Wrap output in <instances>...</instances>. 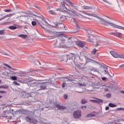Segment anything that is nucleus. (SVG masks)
<instances>
[{
    "mask_svg": "<svg viewBox=\"0 0 124 124\" xmlns=\"http://www.w3.org/2000/svg\"><path fill=\"white\" fill-rule=\"evenodd\" d=\"M13 83L16 86H20V84L17 82V81H14Z\"/></svg>",
    "mask_w": 124,
    "mask_h": 124,
    "instance_id": "ea45409f",
    "label": "nucleus"
},
{
    "mask_svg": "<svg viewBox=\"0 0 124 124\" xmlns=\"http://www.w3.org/2000/svg\"><path fill=\"white\" fill-rule=\"evenodd\" d=\"M49 13L51 15H55V13L53 11H52V10L49 11Z\"/></svg>",
    "mask_w": 124,
    "mask_h": 124,
    "instance_id": "e433bc0d",
    "label": "nucleus"
},
{
    "mask_svg": "<svg viewBox=\"0 0 124 124\" xmlns=\"http://www.w3.org/2000/svg\"><path fill=\"white\" fill-rule=\"evenodd\" d=\"M81 113L80 110H78L74 112L73 116L75 119H79L81 117Z\"/></svg>",
    "mask_w": 124,
    "mask_h": 124,
    "instance_id": "0eeeda50",
    "label": "nucleus"
},
{
    "mask_svg": "<svg viewBox=\"0 0 124 124\" xmlns=\"http://www.w3.org/2000/svg\"><path fill=\"white\" fill-rule=\"evenodd\" d=\"M64 81H66V82H68V81H69L70 82H73V81H74V80L69 79L67 78H64Z\"/></svg>",
    "mask_w": 124,
    "mask_h": 124,
    "instance_id": "473e14b6",
    "label": "nucleus"
},
{
    "mask_svg": "<svg viewBox=\"0 0 124 124\" xmlns=\"http://www.w3.org/2000/svg\"><path fill=\"white\" fill-rule=\"evenodd\" d=\"M105 110H106V111L109 110V107H106V108H105Z\"/></svg>",
    "mask_w": 124,
    "mask_h": 124,
    "instance_id": "603ef678",
    "label": "nucleus"
},
{
    "mask_svg": "<svg viewBox=\"0 0 124 124\" xmlns=\"http://www.w3.org/2000/svg\"><path fill=\"white\" fill-rule=\"evenodd\" d=\"M4 12H3L2 11L0 10V16H3L4 15Z\"/></svg>",
    "mask_w": 124,
    "mask_h": 124,
    "instance_id": "4c0bfd02",
    "label": "nucleus"
},
{
    "mask_svg": "<svg viewBox=\"0 0 124 124\" xmlns=\"http://www.w3.org/2000/svg\"><path fill=\"white\" fill-rule=\"evenodd\" d=\"M65 85H66V84H65V83H63L62 85V88H64V87H65Z\"/></svg>",
    "mask_w": 124,
    "mask_h": 124,
    "instance_id": "8fccbe9b",
    "label": "nucleus"
},
{
    "mask_svg": "<svg viewBox=\"0 0 124 124\" xmlns=\"http://www.w3.org/2000/svg\"><path fill=\"white\" fill-rule=\"evenodd\" d=\"M78 93H83L82 92H78Z\"/></svg>",
    "mask_w": 124,
    "mask_h": 124,
    "instance_id": "69168bd1",
    "label": "nucleus"
},
{
    "mask_svg": "<svg viewBox=\"0 0 124 124\" xmlns=\"http://www.w3.org/2000/svg\"><path fill=\"white\" fill-rule=\"evenodd\" d=\"M74 40L73 38H69L65 34H60L58 36L57 41L53 44V46L54 48H65L66 45L72 44Z\"/></svg>",
    "mask_w": 124,
    "mask_h": 124,
    "instance_id": "f257e3e1",
    "label": "nucleus"
},
{
    "mask_svg": "<svg viewBox=\"0 0 124 124\" xmlns=\"http://www.w3.org/2000/svg\"><path fill=\"white\" fill-rule=\"evenodd\" d=\"M108 106H109V107H111L112 108H114L115 107H117V105L115 104H114L113 103H109L108 104Z\"/></svg>",
    "mask_w": 124,
    "mask_h": 124,
    "instance_id": "393cba45",
    "label": "nucleus"
},
{
    "mask_svg": "<svg viewBox=\"0 0 124 124\" xmlns=\"http://www.w3.org/2000/svg\"><path fill=\"white\" fill-rule=\"evenodd\" d=\"M61 27H63V29L65 30V26H63V24H61Z\"/></svg>",
    "mask_w": 124,
    "mask_h": 124,
    "instance_id": "5fc2aeb1",
    "label": "nucleus"
},
{
    "mask_svg": "<svg viewBox=\"0 0 124 124\" xmlns=\"http://www.w3.org/2000/svg\"><path fill=\"white\" fill-rule=\"evenodd\" d=\"M107 88H111V86H107Z\"/></svg>",
    "mask_w": 124,
    "mask_h": 124,
    "instance_id": "680f3d73",
    "label": "nucleus"
},
{
    "mask_svg": "<svg viewBox=\"0 0 124 124\" xmlns=\"http://www.w3.org/2000/svg\"><path fill=\"white\" fill-rule=\"evenodd\" d=\"M100 73H102V74H108V70L107 68L102 69V70H100Z\"/></svg>",
    "mask_w": 124,
    "mask_h": 124,
    "instance_id": "f3484780",
    "label": "nucleus"
},
{
    "mask_svg": "<svg viewBox=\"0 0 124 124\" xmlns=\"http://www.w3.org/2000/svg\"><path fill=\"white\" fill-rule=\"evenodd\" d=\"M81 103L82 104H85V103H87V100H86V99H82L81 100Z\"/></svg>",
    "mask_w": 124,
    "mask_h": 124,
    "instance_id": "c9c22d12",
    "label": "nucleus"
},
{
    "mask_svg": "<svg viewBox=\"0 0 124 124\" xmlns=\"http://www.w3.org/2000/svg\"><path fill=\"white\" fill-rule=\"evenodd\" d=\"M96 115V112H93L92 113L87 114L86 115V118H92V117H94Z\"/></svg>",
    "mask_w": 124,
    "mask_h": 124,
    "instance_id": "6ab92c4d",
    "label": "nucleus"
},
{
    "mask_svg": "<svg viewBox=\"0 0 124 124\" xmlns=\"http://www.w3.org/2000/svg\"><path fill=\"white\" fill-rule=\"evenodd\" d=\"M82 13H84V14H85V15H88V14H89V13H86L85 12H82Z\"/></svg>",
    "mask_w": 124,
    "mask_h": 124,
    "instance_id": "6e6d98bb",
    "label": "nucleus"
},
{
    "mask_svg": "<svg viewBox=\"0 0 124 124\" xmlns=\"http://www.w3.org/2000/svg\"><path fill=\"white\" fill-rule=\"evenodd\" d=\"M102 80L103 81H106V80H107V78H105V77H104V78H102Z\"/></svg>",
    "mask_w": 124,
    "mask_h": 124,
    "instance_id": "09e8293b",
    "label": "nucleus"
},
{
    "mask_svg": "<svg viewBox=\"0 0 124 124\" xmlns=\"http://www.w3.org/2000/svg\"><path fill=\"white\" fill-rule=\"evenodd\" d=\"M79 85H80V86H82V84H80Z\"/></svg>",
    "mask_w": 124,
    "mask_h": 124,
    "instance_id": "338daca9",
    "label": "nucleus"
},
{
    "mask_svg": "<svg viewBox=\"0 0 124 124\" xmlns=\"http://www.w3.org/2000/svg\"><path fill=\"white\" fill-rule=\"evenodd\" d=\"M13 15H15V13L7 15L4 16H3L2 18H0V21H2V20H4V19H6L7 18H9V17H12Z\"/></svg>",
    "mask_w": 124,
    "mask_h": 124,
    "instance_id": "9b49d317",
    "label": "nucleus"
},
{
    "mask_svg": "<svg viewBox=\"0 0 124 124\" xmlns=\"http://www.w3.org/2000/svg\"><path fill=\"white\" fill-rule=\"evenodd\" d=\"M68 4H69L71 6H74V4L71 2L70 0H65Z\"/></svg>",
    "mask_w": 124,
    "mask_h": 124,
    "instance_id": "5701e85b",
    "label": "nucleus"
},
{
    "mask_svg": "<svg viewBox=\"0 0 124 124\" xmlns=\"http://www.w3.org/2000/svg\"><path fill=\"white\" fill-rule=\"evenodd\" d=\"M69 56L71 59H73V58L75 57V60L74 62H77V59L78 60H80V56H76L75 54L73 53H70Z\"/></svg>",
    "mask_w": 124,
    "mask_h": 124,
    "instance_id": "6e6552de",
    "label": "nucleus"
},
{
    "mask_svg": "<svg viewBox=\"0 0 124 124\" xmlns=\"http://www.w3.org/2000/svg\"><path fill=\"white\" fill-rule=\"evenodd\" d=\"M3 11H4L5 12H11V11H12V10L11 9H4Z\"/></svg>",
    "mask_w": 124,
    "mask_h": 124,
    "instance_id": "72a5a7b5",
    "label": "nucleus"
},
{
    "mask_svg": "<svg viewBox=\"0 0 124 124\" xmlns=\"http://www.w3.org/2000/svg\"><path fill=\"white\" fill-rule=\"evenodd\" d=\"M97 41H96V44L95 45V47H97V46H101L102 45H104V42H100V40L99 39H96Z\"/></svg>",
    "mask_w": 124,
    "mask_h": 124,
    "instance_id": "f8f14e48",
    "label": "nucleus"
},
{
    "mask_svg": "<svg viewBox=\"0 0 124 124\" xmlns=\"http://www.w3.org/2000/svg\"><path fill=\"white\" fill-rule=\"evenodd\" d=\"M37 120L36 119H31V123H32V124H37Z\"/></svg>",
    "mask_w": 124,
    "mask_h": 124,
    "instance_id": "2f4dec72",
    "label": "nucleus"
},
{
    "mask_svg": "<svg viewBox=\"0 0 124 124\" xmlns=\"http://www.w3.org/2000/svg\"><path fill=\"white\" fill-rule=\"evenodd\" d=\"M109 34L110 35H114V36H116L118 38H122V37H123V34L119 32H111L109 33Z\"/></svg>",
    "mask_w": 124,
    "mask_h": 124,
    "instance_id": "423d86ee",
    "label": "nucleus"
},
{
    "mask_svg": "<svg viewBox=\"0 0 124 124\" xmlns=\"http://www.w3.org/2000/svg\"><path fill=\"white\" fill-rule=\"evenodd\" d=\"M63 98H64V99H67V95H64L63 96Z\"/></svg>",
    "mask_w": 124,
    "mask_h": 124,
    "instance_id": "3c124183",
    "label": "nucleus"
},
{
    "mask_svg": "<svg viewBox=\"0 0 124 124\" xmlns=\"http://www.w3.org/2000/svg\"><path fill=\"white\" fill-rule=\"evenodd\" d=\"M95 103H97V104H99V103H102L103 102V101L100 99H97L96 100H93Z\"/></svg>",
    "mask_w": 124,
    "mask_h": 124,
    "instance_id": "412c9836",
    "label": "nucleus"
},
{
    "mask_svg": "<svg viewBox=\"0 0 124 124\" xmlns=\"http://www.w3.org/2000/svg\"><path fill=\"white\" fill-rule=\"evenodd\" d=\"M83 8H84V9H86L87 10H90L91 9H93V7H90L88 6H83Z\"/></svg>",
    "mask_w": 124,
    "mask_h": 124,
    "instance_id": "4be33fe9",
    "label": "nucleus"
},
{
    "mask_svg": "<svg viewBox=\"0 0 124 124\" xmlns=\"http://www.w3.org/2000/svg\"><path fill=\"white\" fill-rule=\"evenodd\" d=\"M39 25L40 27H41V28H42V29H43L45 31L46 33L47 36H46V37H53V36H55V32L46 29V28L44 27V26H42V25H41L40 23H39Z\"/></svg>",
    "mask_w": 124,
    "mask_h": 124,
    "instance_id": "f03ea898",
    "label": "nucleus"
},
{
    "mask_svg": "<svg viewBox=\"0 0 124 124\" xmlns=\"http://www.w3.org/2000/svg\"><path fill=\"white\" fill-rule=\"evenodd\" d=\"M94 17H96L97 18V19H99V20H100L102 22H105V19H103L102 17H101L100 16H95Z\"/></svg>",
    "mask_w": 124,
    "mask_h": 124,
    "instance_id": "bb28decb",
    "label": "nucleus"
},
{
    "mask_svg": "<svg viewBox=\"0 0 124 124\" xmlns=\"http://www.w3.org/2000/svg\"><path fill=\"white\" fill-rule=\"evenodd\" d=\"M65 11H67V13L70 14V15H71V16L77 15L76 11H75V10H69L68 9H67L65 10Z\"/></svg>",
    "mask_w": 124,
    "mask_h": 124,
    "instance_id": "1a4fd4ad",
    "label": "nucleus"
},
{
    "mask_svg": "<svg viewBox=\"0 0 124 124\" xmlns=\"http://www.w3.org/2000/svg\"><path fill=\"white\" fill-rule=\"evenodd\" d=\"M121 93H124V91H121Z\"/></svg>",
    "mask_w": 124,
    "mask_h": 124,
    "instance_id": "bf43d9fd",
    "label": "nucleus"
},
{
    "mask_svg": "<svg viewBox=\"0 0 124 124\" xmlns=\"http://www.w3.org/2000/svg\"><path fill=\"white\" fill-rule=\"evenodd\" d=\"M65 0H61V4L64 10H66L67 8L65 7Z\"/></svg>",
    "mask_w": 124,
    "mask_h": 124,
    "instance_id": "2eb2a0df",
    "label": "nucleus"
},
{
    "mask_svg": "<svg viewBox=\"0 0 124 124\" xmlns=\"http://www.w3.org/2000/svg\"><path fill=\"white\" fill-rule=\"evenodd\" d=\"M11 79H12V80H13V81H16V80H17V77H12Z\"/></svg>",
    "mask_w": 124,
    "mask_h": 124,
    "instance_id": "f704fd0d",
    "label": "nucleus"
},
{
    "mask_svg": "<svg viewBox=\"0 0 124 124\" xmlns=\"http://www.w3.org/2000/svg\"><path fill=\"white\" fill-rule=\"evenodd\" d=\"M76 44L78 45V46H79V47H81V48H83V47L85 46L84 44H83L81 41H77L76 42Z\"/></svg>",
    "mask_w": 124,
    "mask_h": 124,
    "instance_id": "4468645a",
    "label": "nucleus"
},
{
    "mask_svg": "<svg viewBox=\"0 0 124 124\" xmlns=\"http://www.w3.org/2000/svg\"><path fill=\"white\" fill-rule=\"evenodd\" d=\"M17 36L18 37H21L23 39H25V38H27V37H28V35H25V34H19V35H18Z\"/></svg>",
    "mask_w": 124,
    "mask_h": 124,
    "instance_id": "aec40b11",
    "label": "nucleus"
},
{
    "mask_svg": "<svg viewBox=\"0 0 124 124\" xmlns=\"http://www.w3.org/2000/svg\"><path fill=\"white\" fill-rule=\"evenodd\" d=\"M120 67H124V64L120 66Z\"/></svg>",
    "mask_w": 124,
    "mask_h": 124,
    "instance_id": "4d7b16f0",
    "label": "nucleus"
},
{
    "mask_svg": "<svg viewBox=\"0 0 124 124\" xmlns=\"http://www.w3.org/2000/svg\"><path fill=\"white\" fill-rule=\"evenodd\" d=\"M3 65H4V66H7V67H9V68H10L12 70H16V68L11 67V66H10L9 65L7 64L4 63Z\"/></svg>",
    "mask_w": 124,
    "mask_h": 124,
    "instance_id": "b1692460",
    "label": "nucleus"
},
{
    "mask_svg": "<svg viewBox=\"0 0 124 124\" xmlns=\"http://www.w3.org/2000/svg\"><path fill=\"white\" fill-rule=\"evenodd\" d=\"M7 93V92L6 91H0V93H2L3 94Z\"/></svg>",
    "mask_w": 124,
    "mask_h": 124,
    "instance_id": "c03bdc74",
    "label": "nucleus"
},
{
    "mask_svg": "<svg viewBox=\"0 0 124 124\" xmlns=\"http://www.w3.org/2000/svg\"><path fill=\"white\" fill-rule=\"evenodd\" d=\"M25 120L27 121V122H30L31 123L32 119L30 117H27L25 118Z\"/></svg>",
    "mask_w": 124,
    "mask_h": 124,
    "instance_id": "a878e982",
    "label": "nucleus"
},
{
    "mask_svg": "<svg viewBox=\"0 0 124 124\" xmlns=\"http://www.w3.org/2000/svg\"><path fill=\"white\" fill-rule=\"evenodd\" d=\"M62 61H63V60H60V62H62Z\"/></svg>",
    "mask_w": 124,
    "mask_h": 124,
    "instance_id": "0e129e2a",
    "label": "nucleus"
},
{
    "mask_svg": "<svg viewBox=\"0 0 124 124\" xmlns=\"http://www.w3.org/2000/svg\"><path fill=\"white\" fill-rule=\"evenodd\" d=\"M118 111H124V108H117V109Z\"/></svg>",
    "mask_w": 124,
    "mask_h": 124,
    "instance_id": "58836bf2",
    "label": "nucleus"
},
{
    "mask_svg": "<svg viewBox=\"0 0 124 124\" xmlns=\"http://www.w3.org/2000/svg\"><path fill=\"white\" fill-rule=\"evenodd\" d=\"M105 92H108L109 91V89L106 88L104 89Z\"/></svg>",
    "mask_w": 124,
    "mask_h": 124,
    "instance_id": "864d4df0",
    "label": "nucleus"
},
{
    "mask_svg": "<svg viewBox=\"0 0 124 124\" xmlns=\"http://www.w3.org/2000/svg\"><path fill=\"white\" fill-rule=\"evenodd\" d=\"M4 33V31L3 30H0V34H3Z\"/></svg>",
    "mask_w": 124,
    "mask_h": 124,
    "instance_id": "49530a36",
    "label": "nucleus"
},
{
    "mask_svg": "<svg viewBox=\"0 0 124 124\" xmlns=\"http://www.w3.org/2000/svg\"><path fill=\"white\" fill-rule=\"evenodd\" d=\"M110 54L113 57V58H119V59H124V55H119L117 52L114 51H110Z\"/></svg>",
    "mask_w": 124,
    "mask_h": 124,
    "instance_id": "20e7f679",
    "label": "nucleus"
},
{
    "mask_svg": "<svg viewBox=\"0 0 124 124\" xmlns=\"http://www.w3.org/2000/svg\"><path fill=\"white\" fill-rule=\"evenodd\" d=\"M9 29H10V30H16V29H17V27L11 26L9 27Z\"/></svg>",
    "mask_w": 124,
    "mask_h": 124,
    "instance_id": "c756f323",
    "label": "nucleus"
},
{
    "mask_svg": "<svg viewBox=\"0 0 124 124\" xmlns=\"http://www.w3.org/2000/svg\"><path fill=\"white\" fill-rule=\"evenodd\" d=\"M34 94V93H28L25 91H23L21 93V95L22 97L24 98H28V97H32Z\"/></svg>",
    "mask_w": 124,
    "mask_h": 124,
    "instance_id": "39448f33",
    "label": "nucleus"
},
{
    "mask_svg": "<svg viewBox=\"0 0 124 124\" xmlns=\"http://www.w3.org/2000/svg\"><path fill=\"white\" fill-rule=\"evenodd\" d=\"M88 16H91V17H95V16H94V15L90 13H88Z\"/></svg>",
    "mask_w": 124,
    "mask_h": 124,
    "instance_id": "a19ab883",
    "label": "nucleus"
},
{
    "mask_svg": "<svg viewBox=\"0 0 124 124\" xmlns=\"http://www.w3.org/2000/svg\"><path fill=\"white\" fill-rule=\"evenodd\" d=\"M31 24L32 26H35V25H36V22H35V21H32Z\"/></svg>",
    "mask_w": 124,
    "mask_h": 124,
    "instance_id": "a18cd8bd",
    "label": "nucleus"
},
{
    "mask_svg": "<svg viewBox=\"0 0 124 124\" xmlns=\"http://www.w3.org/2000/svg\"><path fill=\"white\" fill-rule=\"evenodd\" d=\"M40 83L36 82L33 83V85L34 87H35V89H38V90H39V89H40Z\"/></svg>",
    "mask_w": 124,
    "mask_h": 124,
    "instance_id": "a211bd4d",
    "label": "nucleus"
},
{
    "mask_svg": "<svg viewBox=\"0 0 124 124\" xmlns=\"http://www.w3.org/2000/svg\"><path fill=\"white\" fill-rule=\"evenodd\" d=\"M47 82H43V83H40V89H38L37 91H40L41 90H45L46 88H47V86H46V84H47Z\"/></svg>",
    "mask_w": 124,
    "mask_h": 124,
    "instance_id": "9d476101",
    "label": "nucleus"
},
{
    "mask_svg": "<svg viewBox=\"0 0 124 124\" xmlns=\"http://www.w3.org/2000/svg\"><path fill=\"white\" fill-rule=\"evenodd\" d=\"M86 32H87L89 34V36L92 35V31L91 30H86Z\"/></svg>",
    "mask_w": 124,
    "mask_h": 124,
    "instance_id": "cd10ccee",
    "label": "nucleus"
},
{
    "mask_svg": "<svg viewBox=\"0 0 124 124\" xmlns=\"http://www.w3.org/2000/svg\"><path fill=\"white\" fill-rule=\"evenodd\" d=\"M76 27L77 30H80V27H79V26L78 25V24H77V23H76Z\"/></svg>",
    "mask_w": 124,
    "mask_h": 124,
    "instance_id": "de8ad7c7",
    "label": "nucleus"
},
{
    "mask_svg": "<svg viewBox=\"0 0 124 124\" xmlns=\"http://www.w3.org/2000/svg\"><path fill=\"white\" fill-rule=\"evenodd\" d=\"M0 89H8V86L1 85L0 86Z\"/></svg>",
    "mask_w": 124,
    "mask_h": 124,
    "instance_id": "c85d7f7f",
    "label": "nucleus"
},
{
    "mask_svg": "<svg viewBox=\"0 0 124 124\" xmlns=\"http://www.w3.org/2000/svg\"><path fill=\"white\" fill-rule=\"evenodd\" d=\"M89 61H91V59H89Z\"/></svg>",
    "mask_w": 124,
    "mask_h": 124,
    "instance_id": "774afa93",
    "label": "nucleus"
},
{
    "mask_svg": "<svg viewBox=\"0 0 124 124\" xmlns=\"http://www.w3.org/2000/svg\"><path fill=\"white\" fill-rule=\"evenodd\" d=\"M65 19H66L67 20V18H69V17L67 16H65Z\"/></svg>",
    "mask_w": 124,
    "mask_h": 124,
    "instance_id": "052dcab7",
    "label": "nucleus"
},
{
    "mask_svg": "<svg viewBox=\"0 0 124 124\" xmlns=\"http://www.w3.org/2000/svg\"><path fill=\"white\" fill-rule=\"evenodd\" d=\"M56 108L59 109V110H65V109H66V107L61 106L60 104H57Z\"/></svg>",
    "mask_w": 124,
    "mask_h": 124,
    "instance_id": "dca6fc26",
    "label": "nucleus"
},
{
    "mask_svg": "<svg viewBox=\"0 0 124 124\" xmlns=\"http://www.w3.org/2000/svg\"><path fill=\"white\" fill-rule=\"evenodd\" d=\"M0 98H2V96L0 95Z\"/></svg>",
    "mask_w": 124,
    "mask_h": 124,
    "instance_id": "e2e57ef3",
    "label": "nucleus"
},
{
    "mask_svg": "<svg viewBox=\"0 0 124 124\" xmlns=\"http://www.w3.org/2000/svg\"><path fill=\"white\" fill-rule=\"evenodd\" d=\"M107 97H108V98H110V97H111V94L110 93H108L106 95Z\"/></svg>",
    "mask_w": 124,
    "mask_h": 124,
    "instance_id": "37998d69",
    "label": "nucleus"
},
{
    "mask_svg": "<svg viewBox=\"0 0 124 124\" xmlns=\"http://www.w3.org/2000/svg\"><path fill=\"white\" fill-rule=\"evenodd\" d=\"M82 109H86V106L82 107Z\"/></svg>",
    "mask_w": 124,
    "mask_h": 124,
    "instance_id": "13d9d810",
    "label": "nucleus"
},
{
    "mask_svg": "<svg viewBox=\"0 0 124 124\" xmlns=\"http://www.w3.org/2000/svg\"><path fill=\"white\" fill-rule=\"evenodd\" d=\"M96 52H97V49H93V50L92 51V54H93V55H95Z\"/></svg>",
    "mask_w": 124,
    "mask_h": 124,
    "instance_id": "7c9ffc66",
    "label": "nucleus"
},
{
    "mask_svg": "<svg viewBox=\"0 0 124 124\" xmlns=\"http://www.w3.org/2000/svg\"><path fill=\"white\" fill-rule=\"evenodd\" d=\"M89 69H90L91 70H93V71L95 70V69H94V68H93V67H92L90 66L89 67Z\"/></svg>",
    "mask_w": 124,
    "mask_h": 124,
    "instance_id": "79ce46f5",
    "label": "nucleus"
},
{
    "mask_svg": "<svg viewBox=\"0 0 124 124\" xmlns=\"http://www.w3.org/2000/svg\"><path fill=\"white\" fill-rule=\"evenodd\" d=\"M89 39L87 40V42L90 43H93V40H94V37L93 35L88 36Z\"/></svg>",
    "mask_w": 124,
    "mask_h": 124,
    "instance_id": "ddd939ff",
    "label": "nucleus"
},
{
    "mask_svg": "<svg viewBox=\"0 0 124 124\" xmlns=\"http://www.w3.org/2000/svg\"><path fill=\"white\" fill-rule=\"evenodd\" d=\"M104 22V24L105 26H111L113 28H116V29H119L120 30H123L124 31V27L122 26H120L119 25H117L116 24H114L113 23H109L105 20Z\"/></svg>",
    "mask_w": 124,
    "mask_h": 124,
    "instance_id": "7ed1b4c3",
    "label": "nucleus"
}]
</instances>
